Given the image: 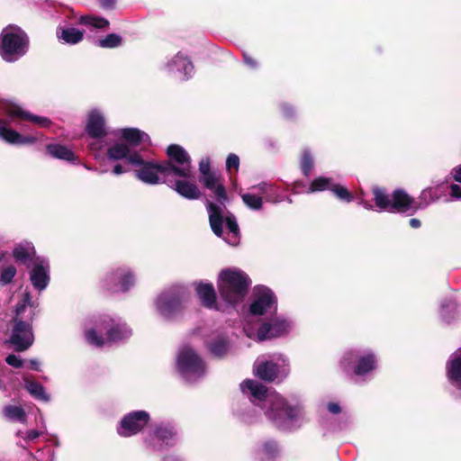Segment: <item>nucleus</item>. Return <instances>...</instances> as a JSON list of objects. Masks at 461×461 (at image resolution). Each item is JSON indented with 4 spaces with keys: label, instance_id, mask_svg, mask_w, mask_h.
<instances>
[{
    "label": "nucleus",
    "instance_id": "f257e3e1",
    "mask_svg": "<svg viewBox=\"0 0 461 461\" xmlns=\"http://www.w3.org/2000/svg\"><path fill=\"white\" fill-rule=\"evenodd\" d=\"M131 160L133 166L139 167L135 170V176L141 182L151 185L158 184L169 185V183H172L169 179L170 176H185L186 174L184 168H177L169 161H148L144 160L141 155H134Z\"/></svg>",
    "mask_w": 461,
    "mask_h": 461
},
{
    "label": "nucleus",
    "instance_id": "f03ea898",
    "mask_svg": "<svg viewBox=\"0 0 461 461\" xmlns=\"http://www.w3.org/2000/svg\"><path fill=\"white\" fill-rule=\"evenodd\" d=\"M251 279L240 269L226 268L221 271L217 287L221 299L235 306L243 302L251 285Z\"/></svg>",
    "mask_w": 461,
    "mask_h": 461
},
{
    "label": "nucleus",
    "instance_id": "7ed1b4c3",
    "mask_svg": "<svg viewBox=\"0 0 461 461\" xmlns=\"http://www.w3.org/2000/svg\"><path fill=\"white\" fill-rule=\"evenodd\" d=\"M372 194L375 206L381 211L412 215L420 208V203L401 188L389 194L385 187L375 185L372 187Z\"/></svg>",
    "mask_w": 461,
    "mask_h": 461
},
{
    "label": "nucleus",
    "instance_id": "20e7f679",
    "mask_svg": "<svg viewBox=\"0 0 461 461\" xmlns=\"http://www.w3.org/2000/svg\"><path fill=\"white\" fill-rule=\"evenodd\" d=\"M303 406L299 403L291 405L280 394H270L267 399L265 415L276 427L282 428L287 420L294 421L303 415Z\"/></svg>",
    "mask_w": 461,
    "mask_h": 461
},
{
    "label": "nucleus",
    "instance_id": "39448f33",
    "mask_svg": "<svg viewBox=\"0 0 461 461\" xmlns=\"http://www.w3.org/2000/svg\"><path fill=\"white\" fill-rule=\"evenodd\" d=\"M34 315L35 312L32 310L26 320L11 319L10 321L12 328L7 342L14 347L16 352L25 351L33 344L32 322Z\"/></svg>",
    "mask_w": 461,
    "mask_h": 461
},
{
    "label": "nucleus",
    "instance_id": "423d86ee",
    "mask_svg": "<svg viewBox=\"0 0 461 461\" xmlns=\"http://www.w3.org/2000/svg\"><path fill=\"white\" fill-rule=\"evenodd\" d=\"M176 367L184 376L201 377L205 373V363L201 356L190 346H184L176 357Z\"/></svg>",
    "mask_w": 461,
    "mask_h": 461
},
{
    "label": "nucleus",
    "instance_id": "0eeeda50",
    "mask_svg": "<svg viewBox=\"0 0 461 461\" xmlns=\"http://www.w3.org/2000/svg\"><path fill=\"white\" fill-rule=\"evenodd\" d=\"M206 209L209 214L210 227L217 237L221 238L223 234V222L226 223L230 232L234 235L240 233V228L233 214L227 215L224 218L221 207L211 201H207Z\"/></svg>",
    "mask_w": 461,
    "mask_h": 461
},
{
    "label": "nucleus",
    "instance_id": "6e6552de",
    "mask_svg": "<svg viewBox=\"0 0 461 461\" xmlns=\"http://www.w3.org/2000/svg\"><path fill=\"white\" fill-rule=\"evenodd\" d=\"M26 43V37L23 34L2 33L0 37V54L5 61L12 62L18 57L24 55Z\"/></svg>",
    "mask_w": 461,
    "mask_h": 461
},
{
    "label": "nucleus",
    "instance_id": "1a4fd4ad",
    "mask_svg": "<svg viewBox=\"0 0 461 461\" xmlns=\"http://www.w3.org/2000/svg\"><path fill=\"white\" fill-rule=\"evenodd\" d=\"M150 420V415L146 411H134L125 414L117 428L120 436L128 438L143 430Z\"/></svg>",
    "mask_w": 461,
    "mask_h": 461
},
{
    "label": "nucleus",
    "instance_id": "9d476101",
    "mask_svg": "<svg viewBox=\"0 0 461 461\" xmlns=\"http://www.w3.org/2000/svg\"><path fill=\"white\" fill-rule=\"evenodd\" d=\"M156 303L158 312L169 318L182 311V293L180 290L164 292L158 297Z\"/></svg>",
    "mask_w": 461,
    "mask_h": 461
},
{
    "label": "nucleus",
    "instance_id": "9b49d317",
    "mask_svg": "<svg viewBox=\"0 0 461 461\" xmlns=\"http://www.w3.org/2000/svg\"><path fill=\"white\" fill-rule=\"evenodd\" d=\"M199 183L206 189L212 191L216 201L224 204L229 200L226 188L223 185V178L220 173L212 171L198 176Z\"/></svg>",
    "mask_w": 461,
    "mask_h": 461
},
{
    "label": "nucleus",
    "instance_id": "f8f14e48",
    "mask_svg": "<svg viewBox=\"0 0 461 461\" xmlns=\"http://www.w3.org/2000/svg\"><path fill=\"white\" fill-rule=\"evenodd\" d=\"M288 328L289 324L286 321L274 318L269 321L261 323L258 329L257 336L260 341L282 337L287 334Z\"/></svg>",
    "mask_w": 461,
    "mask_h": 461
},
{
    "label": "nucleus",
    "instance_id": "ddd939ff",
    "mask_svg": "<svg viewBox=\"0 0 461 461\" xmlns=\"http://www.w3.org/2000/svg\"><path fill=\"white\" fill-rule=\"evenodd\" d=\"M168 159L167 161L176 165L177 168H184L185 176H179L183 178H188L191 174V158L186 150L178 144H170L166 150Z\"/></svg>",
    "mask_w": 461,
    "mask_h": 461
},
{
    "label": "nucleus",
    "instance_id": "4468645a",
    "mask_svg": "<svg viewBox=\"0 0 461 461\" xmlns=\"http://www.w3.org/2000/svg\"><path fill=\"white\" fill-rule=\"evenodd\" d=\"M30 281L32 286L38 291H43L50 281V266L39 258L36 259L33 267L30 271Z\"/></svg>",
    "mask_w": 461,
    "mask_h": 461
},
{
    "label": "nucleus",
    "instance_id": "2eb2a0df",
    "mask_svg": "<svg viewBox=\"0 0 461 461\" xmlns=\"http://www.w3.org/2000/svg\"><path fill=\"white\" fill-rule=\"evenodd\" d=\"M103 329L106 330V340L108 343H115L131 337V330L126 323L115 322L113 320H104Z\"/></svg>",
    "mask_w": 461,
    "mask_h": 461
},
{
    "label": "nucleus",
    "instance_id": "dca6fc26",
    "mask_svg": "<svg viewBox=\"0 0 461 461\" xmlns=\"http://www.w3.org/2000/svg\"><path fill=\"white\" fill-rule=\"evenodd\" d=\"M195 292L202 306L207 309L217 310V294L212 283L203 281L194 284Z\"/></svg>",
    "mask_w": 461,
    "mask_h": 461
},
{
    "label": "nucleus",
    "instance_id": "f3484780",
    "mask_svg": "<svg viewBox=\"0 0 461 461\" xmlns=\"http://www.w3.org/2000/svg\"><path fill=\"white\" fill-rule=\"evenodd\" d=\"M0 138L9 144L24 145L32 144L36 141L33 136H23L17 131L8 127V122L0 119Z\"/></svg>",
    "mask_w": 461,
    "mask_h": 461
},
{
    "label": "nucleus",
    "instance_id": "a211bd4d",
    "mask_svg": "<svg viewBox=\"0 0 461 461\" xmlns=\"http://www.w3.org/2000/svg\"><path fill=\"white\" fill-rule=\"evenodd\" d=\"M172 187L180 196L187 200H198L203 196V193L194 182L186 180H176L169 183Z\"/></svg>",
    "mask_w": 461,
    "mask_h": 461
},
{
    "label": "nucleus",
    "instance_id": "6ab92c4d",
    "mask_svg": "<svg viewBox=\"0 0 461 461\" xmlns=\"http://www.w3.org/2000/svg\"><path fill=\"white\" fill-rule=\"evenodd\" d=\"M274 304H276V298L274 293L270 289H265L250 304L249 312L252 315L261 316Z\"/></svg>",
    "mask_w": 461,
    "mask_h": 461
},
{
    "label": "nucleus",
    "instance_id": "aec40b11",
    "mask_svg": "<svg viewBox=\"0 0 461 461\" xmlns=\"http://www.w3.org/2000/svg\"><path fill=\"white\" fill-rule=\"evenodd\" d=\"M5 113L10 117H17L21 120L28 121L34 124H37L42 128H49L52 124L51 121L49 118L34 115L29 112L23 110L20 106L17 105L7 107L5 110Z\"/></svg>",
    "mask_w": 461,
    "mask_h": 461
},
{
    "label": "nucleus",
    "instance_id": "412c9836",
    "mask_svg": "<svg viewBox=\"0 0 461 461\" xmlns=\"http://www.w3.org/2000/svg\"><path fill=\"white\" fill-rule=\"evenodd\" d=\"M86 133L93 139H101L107 135L104 119L102 114L93 111L88 115L86 126Z\"/></svg>",
    "mask_w": 461,
    "mask_h": 461
},
{
    "label": "nucleus",
    "instance_id": "4be33fe9",
    "mask_svg": "<svg viewBox=\"0 0 461 461\" xmlns=\"http://www.w3.org/2000/svg\"><path fill=\"white\" fill-rule=\"evenodd\" d=\"M119 278V282L122 292H128L135 283V277L131 271L124 268H117L115 271L107 275L105 278L108 290H112L110 284Z\"/></svg>",
    "mask_w": 461,
    "mask_h": 461
},
{
    "label": "nucleus",
    "instance_id": "5701e85b",
    "mask_svg": "<svg viewBox=\"0 0 461 461\" xmlns=\"http://www.w3.org/2000/svg\"><path fill=\"white\" fill-rule=\"evenodd\" d=\"M280 374L279 366L273 361H262L258 363L254 370V375L259 379L272 383Z\"/></svg>",
    "mask_w": 461,
    "mask_h": 461
},
{
    "label": "nucleus",
    "instance_id": "b1692460",
    "mask_svg": "<svg viewBox=\"0 0 461 461\" xmlns=\"http://www.w3.org/2000/svg\"><path fill=\"white\" fill-rule=\"evenodd\" d=\"M35 249L32 244H17L13 249V258L19 263L30 267L31 263H35Z\"/></svg>",
    "mask_w": 461,
    "mask_h": 461
},
{
    "label": "nucleus",
    "instance_id": "393cba45",
    "mask_svg": "<svg viewBox=\"0 0 461 461\" xmlns=\"http://www.w3.org/2000/svg\"><path fill=\"white\" fill-rule=\"evenodd\" d=\"M134 155H140L138 151H131V148L127 143H116L107 149V158L110 160L125 159L127 163L132 165L131 158Z\"/></svg>",
    "mask_w": 461,
    "mask_h": 461
},
{
    "label": "nucleus",
    "instance_id": "a878e982",
    "mask_svg": "<svg viewBox=\"0 0 461 461\" xmlns=\"http://www.w3.org/2000/svg\"><path fill=\"white\" fill-rule=\"evenodd\" d=\"M446 375L452 385L461 390V353L447 362Z\"/></svg>",
    "mask_w": 461,
    "mask_h": 461
},
{
    "label": "nucleus",
    "instance_id": "bb28decb",
    "mask_svg": "<svg viewBox=\"0 0 461 461\" xmlns=\"http://www.w3.org/2000/svg\"><path fill=\"white\" fill-rule=\"evenodd\" d=\"M376 362V356L372 352L360 356L356 360L353 373L358 376L370 373L375 369Z\"/></svg>",
    "mask_w": 461,
    "mask_h": 461
},
{
    "label": "nucleus",
    "instance_id": "cd10ccee",
    "mask_svg": "<svg viewBox=\"0 0 461 461\" xmlns=\"http://www.w3.org/2000/svg\"><path fill=\"white\" fill-rule=\"evenodd\" d=\"M84 31L69 27H58L56 35L59 41L70 45L77 44L84 39Z\"/></svg>",
    "mask_w": 461,
    "mask_h": 461
},
{
    "label": "nucleus",
    "instance_id": "c85d7f7f",
    "mask_svg": "<svg viewBox=\"0 0 461 461\" xmlns=\"http://www.w3.org/2000/svg\"><path fill=\"white\" fill-rule=\"evenodd\" d=\"M48 153L55 158L76 162L79 161L78 157L65 145L61 144H48L46 146Z\"/></svg>",
    "mask_w": 461,
    "mask_h": 461
},
{
    "label": "nucleus",
    "instance_id": "c756f323",
    "mask_svg": "<svg viewBox=\"0 0 461 461\" xmlns=\"http://www.w3.org/2000/svg\"><path fill=\"white\" fill-rule=\"evenodd\" d=\"M245 388L250 391L254 398L259 401H265L267 405V399L270 395L268 394L267 386L257 381L248 379L242 384V389L244 390Z\"/></svg>",
    "mask_w": 461,
    "mask_h": 461
},
{
    "label": "nucleus",
    "instance_id": "7c9ffc66",
    "mask_svg": "<svg viewBox=\"0 0 461 461\" xmlns=\"http://www.w3.org/2000/svg\"><path fill=\"white\" fill-rule=\"evenodd\" d=\"M176 431L174 427L169 425H158L154 429V436L167 446H174V439Z\"/></svg>",
    "mask_w": 461,
    "mask_h": 461
},
{
    "label": "nucleus",
    "instance_id": "2f4dec72",
    "mask_svg": "<svg viewBox=\"0 0 461 461\" xmlns=\"http://www.w3.org/2000/svg\"><path fill=\"white\" fill-rule=\"evenodd\" d=\"M24 383L26 390L33 398L43 402L50 401V395L45 392V389L41 384L28 378H24Z\"/></svg>",
    "mask_w": 461,
    "mask_h": 461
},
{
    "label": "nucleus",
    "instance_id": "473e14b6",
    "mask_svg": "<svg viewBox=\"0 0 461 461\" xmlns=\"http://www.w3.org/2000/svg\"><path fill=\"white\" fill-rule=\"evenodd\" d=\"M167 66L176 67L178 70L183 71L187 77L191 76L194 68L192 61L181 52L176 53L171 63H168Z\"/></svg>",
    "mask_w": 461,
    "mask_h": 461
},
{
    "label": "nucleus",
    "instance_id": "72a5a7b5",
    "mask_svg": "<svg viewBox=\"0 0 461 461\" xmlns=\"http://www.w3.org/2000/svg\"><path fill=\"white\" fill-rule=\"evenodd\" d=\"M3 413L6 419L12 421L25 423L27 421V414L25 410L21 406L5 405Z\"/></svg>",
    "mask_w": 461,
    "mask_h": 461
},
{
    "label": "nucleus",
    "instance_id": "f704fd0d",
    "mask_svg": "<svg viewBox=\"0 0 461 461\" xmlns=\"http://www.w3.org/2000/svg\"><path fill=\"white\" fill-rule=\"evenodd\" d=\"M145 132L136 128H125L122 130V138L129 146H139L145 136Z\"/></svg>",
    "mask_w": 461,
    "mask_h": 461
},
{
    "label": "nucleus",
    "instance_id": "c9c22d12",
    "mask_svg": "<svg viewBox=\"0 0 461 461\" xmlns=\"http://www.w3.org/2000/svg\"><path fill=\"white\" fill-rule=\"evenodd\" d=\"M208 348L213 356L222 357L227 354L229 343L225 338L218 337L208 344Z\"/></svg>",
    "mask_w": 461,
    "mask_h": 461
},
{
    "label": "nucleus",
    "instance_id": "e433bc0d",
    "mask_svg": "<svg viewBox=\"0 0 461 461\" xmlns=\"http://www.w3.org/2000/svg\"><path fill=\"white\" fill-rule=\"evenodd\" d=\"M330 191L339 201L351 203L354 200V194L347 187L340 184L333 182Z\"/></svg>",
    "mask_w": 461,
    "mask_h": 461
},
{
    "label": "nucleus",
    "instance_id": "4c0bfd02",
    "mask_svg": "<svg viewBox=\"0 0 461 461\" xmlns=\"http://www.w3.org/2000/svg\"><path fill=\"white\" fill-rule=\"evenodd\" d=\"M333 180L326 176H319L312 181L308 193L322 192L330 190Z\"/></svg>",
    "mask_w": 461,
    "mask_h": 461
},
{
    "label": "nucleus",
    "instance_id": "58836bf2",
    "mask_svg": "<svg viewBox=\"0 0 461 461\" xmlns=\"http://www.w3.org/2000/svg\"><path fill=\"white\" fill-rule=\"evenodd\" d=\"M314 167V162L312 156L308 149H304L302 152L301 158H300V168L302 170V173L304 176H309L312 168Z\"/></svg>",
    "mask_w": 461,
    "mask_h": 461
},
{
    "label": "nucleus",
    "instance_id": "ea45409f",
    "mask_svg": "<svg viewBox=\"0 0 461 461\" xmlns=\"http://www.w3.org/2000/svg\"><path fill=\"white\" fill-rule=\"evenodd\" d=\"M80 23L86 25H91L95 28L104 29L109 27V21L103 17L83 15L79 19Z\"/></svg>",
    "mask_w": 461,
    "mask_h": 461
},
{
    "label": "nucleus",
    "instance_id": "a19ab883",
    "mask_svg": "<svg viewBox=\"0 0 461 461\" xmlns=\"http://www.w3.org/2000/svg\"><path fill=\"white\" fill-rule=\"evenodd\" d=\"M122 39L116 33H110L99 41V46L104 49H113L121 46Z\"/></svg>",
    "mask_w": 461,
    "mask_h": 461
},
{
    "label": "nucleus",
    "instance_id": "79ce46f5",
    "mask_svg": "<svg viewBox=\"0 0 461 461\" xmlns=\"http://www.w3.org/2000/svg\"><path fill=\"white\" fill-rule=\"evenodd\" d=\"M243 203L252 210H259L263 205V199L252 194H244L241 195Z\"/></svg>",
    "mask_w": 461,
    "mask_h": 461
},
{
    "label": "nucleus",
    "instance_id": "37998d69",
    "mask_svg": "<svg viewBox=\"0 0 461 461\" xmlns=\"http://www.w3.org/2000/svg\"><path fill=\"white\" fill-rule=\"evenodd\" d=\"M85 336L90 345H94L97 348H102L105 343L104 339L99 335L95 329L86 330Z\"/></svg>",
    "mask_w": 461,
    "mask_h": 461
},
{
    "label": "nucleus",
    "instance_id": "c03bdc74",
    "mask_svg": "<svg viewBox=\"0 0 461 461\" xmlns=\"http://www.w3.org/2000/svg\"><path fill=\"white\" fill-rule=\"evenodd\" d=\"M16 275V268L14 266L11 265L5 267L0 274V286H5L10 283H12L14 277Z\"/></svg>",
    "mask_w": 461,
    "mask_h": 461
},
{
    "label": "nucleus",
    "instance_id": "a18cd8bd",
    "mask_svg": "<svg viewBox=\"0 0 461 461\" xmlns=\"http://www.w3.org/2000/svg\"><path fill=\"white\" fill-rule=\"evenodd\" d=\"M263 452L268 459H274L278 454V445L275 440H268L263 444Z\"/></svg>",
    "mask_w": 461,
    "mask_h": 461
},
{
    "label": "nucleus",
    "instance_id": "49530a36",
    "mask_svg": "<svg viewBox=\"0 0 461 461\" xmlns=\"http://www.w3.org/2000/svg\"><path fill=\"white\" fill-rule=\"evenodd\" d=\"M240 167V158L238 155L234 153H230L228 155L226 159V170L229 173H231V170L234 169L235 172L239 171Z\"/></svg>",
    "mask_w": 461,
    "mask_h": 461
},
{
    "label": "nucleus",
    "instance_id": "de8ad7c7",
    "mask_svg": "<svg viewBox=\"0 0 461 461\" xmlns=\"http://www.w3.org/2000/svg\"><path fill=\"white\" fill-rule=\"evenodd\" d=\"M27 307H29V305L23 303L22 301H19L14 307V315L12 319L26 320L27 318L24 316V312Z\"/></svg>",
    "mask_w": 461,
    "mask_h": 461
},
{
    "label": "nucleus",
    "instance_id": "09e8293b",
    "mask_svg": "<svg viewBox=\"0 0 461 461\" xmlns=\"http://www.w3.org/2000/svg\"><path fill=\"white\" fill-rule=\"evenodd\" d=\"M5 362L13 366V367H15V368H22L23 366V359H21L19 357H17L16 355L14 354H9L6 357H5Z\"/></svg>",
    "mask_w": 461,
    "mask_h": 461
},
{
    "label": "nucleus",
    "instance_id": "8fccbe9b",
    "mask_svg": "<svg viewBox=\"0 0 461 461\" xmlns=\"http://www.w3.org/2000/svg\"><path fill=\"white\" fill-rule=\"evenodd\" d=\"M263 149L267 150H274L276 149V141L271 137H265L261 140Z\"/></svg>",
    "mask_w": 461,
    "mask_h": 461
},
{
    "label": "nucleus",
    "instance_id": "3c124183",
    "mask_svg": "<svg viewBox=\"0 0 461 461\" xmlns=\"http://www.w3.org/2000/svg\"><path fill=\"white\" fill-rule=\"evenodd\" d=\"M211 163L209 158H203L199 162L200 176L212 172Z\"/></svg>",
    "mask_w": 461,
    "mask_h": 461
},
{
    "label": "nucleus",
    "instance_id": "603ef678",
    "mask_svg": "<svg viewBox=\"0 0 461 461\" xmlns=\"http://www.w3.org/2000/svg\"><path fill=\"white\" fill-rule=\"evenodd\" d=\"M357 357V354L355 351L351 350L346 353L343 360L341 361L342 367L347 370L349 366L351 360H353L354 357Z\"/></svg>",
    "mask_w": 461,
    "mask_h": 461
},
{
    "label": "nucleus",
    "instance_id": "864d4df0",
    "mask_svg": "<svg viewBox=\"0 0 461 461\" xmlns=\"http://www.w3.org/2000/svg\"><path fill=\"white\" fill-rule=\"evenodd\" d=\"M243 59L247 66L251 68H256L258 67V62L255 58H253L249 53L243 52Z\"/></svg>",
    "mask_w": 461,
    "mask_h": 461
},
{
    "label": "nucleus",
    "instance_id": "5fc2aeb1",
    "mask_svg": "<svg viewBox=\"0 0 461 461\" xmlns=\"http://www.w3.org/2000/svg\"><path fill=\"white\" fill-rule=\"evenodd\" d=\"M101 7L106 10H113L115 8L116 0H99Z\"/></svg>",
    "mask_w": 461,
    "mask_h": 461
},
{
    "label": "nucleus",
    "instance_id": "6e6d98bb",
    "mask_svg": "<svg viewBox=\"0 0 461 461\" xmlns=\"http://www.w3.org/2000/svg\"><path fill=\"white\" fill-rule=\"evenodd\" d=\"M327 409L332 414H339L341 412V408L337 402H329L327 404Z\"/></svg>",
    "mask_w": 461,
    "mask_h": 461
},
{
    "label": "nucleus",
    "instance_id": "4d7b16f0",
    "mask_svg": "<svg viewBox=\"0 0 461 461\" xmlns=\"http://www.w3.org/2000/svg\"><path fill=\"white\" fill-rule=\"evenodd\" d=\"M451 196L455 198H461V187L456 184H452L450 185Z\"/></svg>",
    "mask_w": 461,
    "mask_h": 461
},
{
    "label": "nucleus",
    "instance_id": "13d9d810",
    "mask_svg": "<svg viewBox=\"0 0 461 461\" xmlns=\"http://www.w3.org/2000/svg\"><path fill=\"white\" fill-rule=\"evenodd\" d=\"M20 301H22L23 303H26L31 308L33 307V302L32 300V295L29 292H24L23 294L22 299Z\"/></svg>",
    "mask_w": 461,
    "mask_h": 461
},
{
    "label": "nucleus",
    "instance_id": "bf43d9fd",
    "mask_svg": "<svg viewBox=\"0 0 461 461\" xmlns=\"http://www.w3.org/2000/svg\"><path fill=\"white\" fill-rule=\"evenodd\" d=\"M40 434L41 433L35 429L28 430L26 433V439L29 441H32V440L36 439L37 438H39Z\"/></svg>",
    "mask_w": 461,
    "mask_h": 461
},
{
    "label": "nucleus",
    "instance_id": "052dcab7",
    "mask_svg": "<svg viewBox=\"0 0 461 461\" xmlns=\"http://www.w3.org/2000/svg\"><path fill=\"white\" fill-rule=\"evenodd\" d=\"M453 178L455 181L461 183V165L454 167L453 169Z\"/></svg>",
    "mask_w": 461,
    "mask_h": 461
},
{
    "label": "nucleus",
    "instance_id": "680f3d73",
    "mask_svg": "<svg viewBox=\"0 0 461 461\" xmlns=\"http://www.w3.org/2000/svg\"><path fill=\"white\" fill-rule=\"evenodd\" d=\"M283 112H284L285 116L287 118H291V117L294 116V114H295L294 108L289 105H285L283 107Z\"/></svg>",
    "mask_w": 461,
    "mask_h": 461
},
{
    "label": "nucleus",
    "instance_id": "e2e57ef3",
    "mask_svg": "<svg viewBox=\"0 0 461 461\" xmlns=\"http://www.w3.org/2000/svg\"><path fill=\"white\" fill-rule=\"evenodd\" d=\"M126 171L127 169H124L121 164H116L112 170L113 174L114 175H121Z\"/></svg>",
    "mask_w": 461,
    "mask_h": 461
},
{
    "label": "nucleus",
    "instance_id": "0e129e2a",
    "mask_svg": "<svg viewBox=\"0 0 461 461\" xmlns=\"http://www.w3.org/2000/svg\"><path fill=\"white\" fill-rule=\"evenodd\" d=\"M29 368L32 370L39 371L40 370V363L36 359H31L29 361Z\"/></svg>",
    "mask_w": 461,
    "mask_h": 461
},
{
    "label": "nucleus",
    "instance_id": "69168bd1",
    "mask_svg": "<svg viewBox=\"0 0 461 461\" xmlns=\"http://www.w3.org/2000/svg\"><path fill=\"white\" fill-rule=\"evenodd\" d=\"M409 224L411 228L413 229H418L420 227L421 225V222L419 219H416V218H411L410 221H409Z\"/></svg>",
    "mask_w": 461,
    "mask_h": 461
},
{
    "label": "nucleus",
    "instance_id": "338daca9",
    "mask_svg": "<svg viewBox=\"0 0 461 461\" xmlns=\"http://www.w3.org/2000/svg\"><path fill=\"white\" fill-rule=\"evenodd\" d=\"M267 184L263 183L259 185L260 189L264 190V186H266Z\"/></svg>",
    "mask_w": 461,
    "mask_h": 461
},
{
    "label": "nucleus",
    "instance_id": "774afa93",
    "mask_svg": "<svg viewBox=\"0 0 461 461\" xmlns=\"http://www.w3.org/2000/svg\"><path fill=\"white\" fill-rule=\"evenodd\" d=\"M2 386H3V381H2V379L0 378V388H2Z\"/></svg>",
    "mask_w": 461,
    "mask_h": 461
}]
</instances>
